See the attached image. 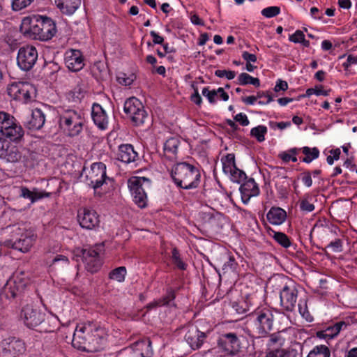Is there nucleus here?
<instances>
[{
	"instance_id": "49",
	"label": "nucleus",
	"mask_w": 357,
	"mask_h": 357,
	"mask_svg": "<svg viewBox=\"0 0 357 357\" xmlns=\"http://www.w3.org/2000/svg\"><path fill=\"white\" fill-rule=\"evenodd\" d=\"M252 77L246 73H241L237 79V83L240 85H247L251 83Z\"/></svg>"
},
{
	"instance_id": "58",
	"label": "nucleus",
	"mask_w": 357,
	"mask_h": 357,
	"mask_svg": "<svg viewBox=\"0 0 357 357\" xmlns=\"http://www.w3.org/2000/svg\"><path fill=\"white\" fill-rule=\"evenodd\" d=\"M10 143L0 138V158L6 155V151L8 149Z\"/></svg>"
},
{
	"instance_id": "21",
	"label": "nucleus",
	"mask_w": 357,
	"mask_h": 357,
	"mask_svg": "<svg viewBox=\"0 0 357 357\" xmlns=\"http://www.w3.org/2000/svg\"><path fill=\"white\" fill-rule=\"evenodd\" d=\"M241 199L244 204H248L250 198L259 194V189L253 178H249L240 187Z\"/></svg>"
},
{
	"instance_id": "60",
	"label": "nucleus",
	"mask_w": 357,
	"mask_h": 357,
	"mask_svg": "<svg viewBox=\"0 0 357 357\" xmlns=\"http://www.w3.org/2000/svg\"><path fill=\"white\" fill-rule=\"evenodd\" d=\"M243 59L246 61L247 63L256 62L257 56L255 54H250L248 52H243L242 54Z\"/></svg>"
},
{
	"instance_id": "11",
	"label": "nucleus",
	"mask_w": 357,
	"mask_h": 357,
	"mask_svg": "<svg viewBox=\"0 0 357 357\" xmlns=\"http://www.w3.org/2000/svg\"><path fill=\"white\" fill-rule=\"evenodd\" d=\"M217 345L225 355L234 356L241 349L239 336L235 333H226L220 335L217 340Z\"/></svg>"
},
{
	"instance_id": "7",
	"label": "nucleus",
	"mask_w": 357,
	"mask_h": 357,
	"mask_svg": "<svg viewBox=\"0 0 357 357\" xmlns=\"http://www.w3.org/2000/svg\"><path fill=\"white\" fill-rule=\"evenodd\" d=\"M45 16L33 15L24 17L20 26V31L24 36L33 40H45L43 27Z\"/></svg>"
},
{
	"instance_id": "8",
	"label": "nucleus",
	"mask_w": 357,
	"mask_h": 357,
	"mask_svg": "<svg viewBox=\"0 0 357 357\" xmlns=\"http://www.w3.org/2000/svg\"><path fill=\"white\" fill-rule=\"evenodd\" d=\"M255 333L258 337L266 336L273 328L275 315L272 310L257 309L253 313Z\"/></svg>"
},
{
	"instance_id": "23",
	"label": "nucleus",
	"mask_w": 357,
	"mask_h": 357,
	"mask_svg": "<svg viewBox=\"0 0 357 357\" xmlns=\"http://www.w3.org/2000/svg\"><path fill=\"white\" fill-rule=\"evenodd\" d=\"M91 116L94 123L101 130H105L108 125V119L105 110L98 104H93Z\"/></svg>"
},
{
	"instance_id": "16",
	"label": "nucleus",
	"mask_w": 357,
	"mask_h": 357,
	"mask_svg": "<svg viewBox=\"0 0 357 357\" xmlns=\"http://www.w3.org/2000/svg\"><path fill=\"white\" fill-rule=\"evenodd\" d=\"M20 317L25 326L31 329H36L43 321L42 313L31 305L22 307Z\"/></svg>"
},
{
	"instance_id": "34",
	"label": "nucleus",
	"mask_w": 357,
	"mask_h": 357,
	"mask_svg": "<svg viewBox=\"0 0 357 357\" xmlns=\"http://www.w3.org/2000/svg\"><path fill=\"white\" fill-rule=\"evenodd\" d=\"M302 151L305 155L303 161L306 163L311 162L314 159L317 158L319 155V151L316 147L310 149V147L305 146L302 149Z\"/></svg>"
},
{
	"instance_id": "25",
	"label": "nucleus",
	"mask_w": 357,
	"mask_h": 357,
	"mask_svg": "<svg viewBox=\"0 0 357 357\" xmlns=\"http://www.w3.org/2000/svg\"><path fill=\"white\" fill-rule=\"evenodd\" d=\"M137 157V152L130 144H123L119 146L118 159L123 162L130 163L135 160Z\"/></svg>"
},
{
	"instance_id": "38",
	"label": "nucleus",
	"mask_w": 357,
	"mask_h": 357,
	"mask_svg": "<svg viewBox=\"0 0 357 357\" xmlns=\"http://www.w3.org/2000/svg\"><path fill=\"white\" fill-rule=\"evenodd\" d=\"M56 31L54 22L46 17V40L51 39L56 34Z\"/></svg>"
},
{
	"instance_id": "14",
	"label": "nucleus",
	"mask_w": 357,
	"mask_h": 357,
	"mask_svg": "<svg viewBox=\"0 0 357 357\" xmlns=\"http://www.w3.org/2000/svg\"><path fill=\"white\" fill-rule=\"evenodd\" d=\"M38 59V52L33 46H24L20 47L17 56V62L20 68L25 71L31 70Z\"/></svg>"
},
{
	"instance_id": "36",
	"label": "nucleus",
	"mask_w": 357,
	"mask_h": 357,
	"mask_svg": "<svg viewBox=\"0 0 357 357\" xmlns=\"http://www.w3.org/2000/svg\"><path fill=\"white\" fill-rule=\"evenodd\" d=\"M126 274V268L123 266H120L112 271L109 274V277L110 279L117 282H123L125 279Z\"/></svg>"
},
{
	"instance_id": "48",
	"label": "nucleus",
	"mask_w": 357,
	"mask_h": 357,
	"mask_svg": "<svg viewBox=\"0 0 357 357\" xmlns=\"http://www.w3.org/2000/svg\"><path fill=\"white\" fill-rule=\"evenodd\" d=\"M215 75L218 77H226L228 79H232L235 77L236 73L231 70H217L215 72Z\"/></svg>"
},
{
	"instance_id": "53",
	"label": "nucleus",
	"mask_w": 357,
	"mask_h": 357,
	"mask_svg": "<svg viewBox=\"0 0 357 357\" xmlns=\"http://www.w3.org/2000/svg\"><path fill=\"white\" fill-rule=\"evenodd\" d=\"M20 197L29 199L31 202H33L36 199L35 198L33 193L26 187H22L20 188Z\"/></svg>"
},
{
	"instance_id": "46",
	"label": "nucleus",
	"mask_w": 357,
	"mask_h": 357,
	"mask_svg": "<svg viewBox=\"0 0 357 357\" xmlns=\"http://www.w3.org/2000/svg\"><path fill=\"white\" fill-rule=\"evenodd\" d=\"M330 90H324L321 87L320 88H310L306 91V94L303 96H310L312 94H315L317 96H327L329 95Z\"/></svg>"
},
{
	"instance_id": "47",
	"label": "nucleus",
	"mask_w": 357,
	"mask_h": 357,
	"mask_svg": "<svg viewBox=\"0 0 357 357\" xmlns=\"http://www.w3.org/2000/svg\"><path fill=\"white\" fill-rule=\"evenodd\" d=\"M202 95L207 98L210 103L215 102V96H217L215 90L209 91L208 87H205L202 90Z\"/></svg>"
},
{
	"instance_id": "28",
	"label": "nucleus",
	"mask_w": 357,
	"mask_h": 357,
	"mask_svg": "<svg viewBox=\"0 0 357 357\" xmlns=\"http://www.w3.org/2000/svg\"><path fill=\"white\" fill-rule=\"evenodd\" d=\"M180 140L177 137L168 139L164 144V154L169 160L176 158Z\"/></svg>"
},
{
	"instance_id": "42",
	"label": "nucleus",
	"mask_w": 357,
	"mask_h": 357,
	"mask_svg": "<svg viewBox=\"0 0 357 357\" xmlns=\"http://www.w3.org/2000/svg\"><path fill=\"white\" fill-rule=\"evenodd\" d=\"M172 261L174 264L181 270H185L186 268V264L180 258V255L176 248L172 250Z\"/></svg>"
},
{
	"instance_id": "4",
	"label": "nucleus",
	"mask_w": 357,
	"mask_h": 357,
	"mask_svg": "<svg viewBox=\"0 0 357 357\" xmlns=\"http://www.w3.org/2000/svg\"><path fill=\"white\" fill-rule=\"evenodd\" d=\"M12 234V238L6 240L3 245L17 250L21 252H27L31 248L35 237L31 231L24 225L17 224L8 227Z\"/></svg>"
},
{
	"instance_id": "54",
	"label": "nucleus",
	"mask_w": 357,
	"mask_h": 357,
	"mask_svg": "<svg viewBox=\"0 0 357 357\" xmlns=\"http://www.w3.org/2000/svg\"><path fill=\"white\" fill-rule=\"evenodd\" d=\"M48 66H49V68L52 70V72L50 75V79L52 80H56V75L55 73L59 70L60 67L56 62H54V61L50 62L48 63Z\"/></svg>"
},
{
	"instance_id": "61",
	"label": "nucleus",
	"mask_w": 357,
	"mask_h": 357,
	"mask_svg": "<svg viewBox=\"0 0 357 357\" xmlns=\"http://www.w3.org/2000/svg\"><path fill=\"white\" fill-rule=\"evenodd\" d=\"M288 88V84L286 81L279 80L275 86L274 90L278 92L281 90L285 91Z\"/></svg>"
},
{
	"instance_id": "62",
	"label": "nucleus",
	"mask_w": 357,
	"mask_h": 357,
	"mask_svg": "<svg viewBox=\"0 0 357 357\" xmlns=\"http://www.w3.org/2000/svg\"><path fill=\"white\" fill-rule=\"evenodd\" d=\"M151 36L153 38V42L154 44H162L164 38L159 36L155 31H151L150 32Z\"/></svg>"
},
{
	"instance_id": "39",
	"label": "nucleus",
	"mask_w": 357,
	"mask_h": 357,
	"mask_svg": "<svg viewBox=\"0 0 357 357\" xmlns=\"http://www.w3.org/2000/svg\"><path fill=\"white\" fill-rule=\"evenodd\" d=\"M229 176L232 181L236 183H241L247 178L245 173L237 167L233 170Z\"/></svg>"
},
{
	"instance_id": "10",
	"label": "nucleus",
	"mask_w": 357,
	"mask_h": 357,
	"mask_svg": "<svg viewBox=\"0 0 357 357\" xmlns=\"http://www.w3.org/2000/svg\"><path fill=\"white\" fill-rule=\"evenodd\" d=\"M103 251V244H98L93 248L78 250L79 256L82 257V260L85 264L87 271L91 273L98 271L101 266L100 255Z\"/></svg>"
},
{
	"instance_id": "29",
	"label": "nucleus",
	"mask_w": 357,
	"mask_h": 357,
	"mask_svg": "<svg viewBox=\"0 0 357 357\" xmlns=\"http://www.w3.org/2000/svg\"><path fill=\"white\" fill-rule=\"evenodd\" d=\"M81 0H63L56 4L60 10L66 15H73L79 7Z\"/></svg>"
},
{
	"instance_id": "56",
	"label": "nucleus",
	"mask_w": 357,
	"mask_h": 357,
	"mask_svg": "<svg viewBox=\"0 0 357 357\" xmlns=\"http://www.w3.org/2000/svg\"><path fill=\"white\" fill-rule=\"evenodd\" d=\"M234 120L239 122L243 126H246L249 124L250 121L245 114L239 113L234 116Z\"/></svg>"
},
{
	"instance_id": "18",
	"label": "nucleus",
	"mask_w": 357,
	"mask_h": 357,
	"mask_svg": "<svg viewBox=\"0 0 357 357\" xmlns=\"http://www.w3.org/2000/svg\"><path fill=\"white\" fill-rule=\"evenodd\" d=\"M298 291L294 284L285 285L280 291V304L287 311H292L297 301Z\"/></svg>"
},
{
	"instance_id": "35",
	"label": "nucleus",
	"mask_w": 357,
	"mask_h": 357,
	"mask_svg": "<svg viewBox=\"0 0 357 357\" xmlns=\"http://www.w3.org/2000/svg\"><path fill=\"white\" fill-rule=\"evenodd\" d=\"M267 132V128L264 126H258L251 129L250 135L255 137L259 142L265 140V135Z\"/></svg>"
},
{
	"instance_id": "15",
	"label": "nucleus",
	"mask_w": 357,
	"mask_h": 357,
	"mask_svg": "<svg viewBox=\"0 0 357 357\" xmlns=\"http://www.w3.org/2000/svg\"><path fill=\"white\" fill-rule=\"evenodd\" d=\"M106 178V166L102 162L92 164L86 174L89 185L94 189L95 192L98 188L102 185Z\"/></svg>"
},
{
	"instance_id": "3",
	"label": "nucleus",
	"mask_w": 357,
	"mask_h": 357,
	"mask_svg": "<svg viewBox=\"0 0 357 357\" xmlns=\"http://www.w3.org/2000/svg\"><path fill=\"white\" fill-rule=\"evenodd\" d=\"M175 184L183 189H194L200 182V172L195 166L186 162L177 164L172 171Z\"/></svg>"
},
{
	"instance_id": "22",
	"label": "nucleus",
	"mask_w": 357,
	"mask_h": 357,
	"mask_svg": "<svg viewBox=\"0 0 357 357\" xmlns=\"http://www.w3.org/2000/svg\"><path fill=\"white\" fill-rule=\"evenodd\" d=\"M1 344L3 351L11 355L22 354L25 351L24 343L15 337L5 339Z\"/></svg>"
},
{
	"instance_id": "43",
	"label": "nucleus",
	"mask_w": 357,
	"mask_h": 357,
	"mask_svg": "<svg viewBox=\"0 0 357 357\" xmlns=\"http://www.w3.org/2000/svg\"><path fill=\"white\" fill-rule=\"evenodd\" d=\"M33 0H13L12 8L15 11L21 10L29 6Z\"/></svg>"
},
{
	"instance_id": "45",
	"label": "nucleus",
	"mask_w": 357,
	"mask_h": 357,
	"mask_svg": "<svg viewBox=\"0 0 357 357\" xmlns=\"http://www.w3.org/2000/svg\"><path fill=\"white\" fill-rule=\"evenodd\" d=\"M68 264V259L65 256H59L56 257L52 260V263L50 264V266H56L58 268H64L66 267Z\"/></svg>"
},
{
	"instance_id": "52",
	"label": "nucleus",
	"mask_w": 357,
	"mask_h": 357,
	"mask_svg": "<svg viewBox=\"0 0 357 357\" xmlns=\"http://www.w3.org/2000/svg\"><path fill=\"white\" fill-rule=\"evenodd\" d=\"M305 37V35L303 32L301 30H297L296 32L289 36V40L294 43H300L302 40H303V38Z\"/></svg>"
},
{
	"instance_id": "9",
	"label": "nucleus",
	"mask_w": 357,
	"mask_h": 357,
	"mask_svg": "<svg viewBox=\"0 0 357 357\" xmlns=\"http://www.w3.org/2000/svg\"><path fill=\"white\" fill-rule=\"evenodd\" d=\"M30 282L29 274L22 270H17L7 282L4 291L7 298H14L20 295Z\"/></svg>"
},
{
	"instance_id": "2",
	"label": "nucleus",
	"mask_w": 357,
	"mask_h": 357,
	"mask_svg": "<svg viewBox=\"0 0 357 357\" xmlns=\"http://www.w3.org/2000/svg\"><path fill=\"white\" fill-rule=\"evenodd\" d=\"M46 112L50 116L58 119L59 127L68 136L75 137L82 132L84 119L79 112L73 109L56 110L53 107L47 105Z\"/></svg>"
},
{
	"instance_id": "51",
	"label": "nucleus",
	"mask_w": 357,
	"mask_h": 357,
	"mask_svg": "<svg viewBox=\"0 0 357 357\" xmlns=\"http://www.w3.org/2000/svg\"><path fill=\"white\" fill-rule=\"evenodd\" d=\"M298 310H299V312L302 315V317L303 318H305L307 321H312V317L310 314V313L307 310L306 303H305L303 305H302L301 303H299L298 304Z\"/></svg>"
},
{
	"instance_id": "20",
	"label": "nucleus",
	"mask_w": 357,
	"mask_h": 357,
	"mask_svg": "<svg viewBox=\"0 0 357 357\" xmlns=\"http://www.w3.org/2000/svg\"><path fill=\"white\" fill-rule=\"evenodd\" d=\"M206 334L197 327H190L185 335V340L192 349H199L203 344Z\"/></svg>"
},
{
	"instance_id": "55",
	"label": "nucleus",
	"mask_w": 357,
	"mask_h": 357,
	"mask_svg": "<svg viewBox=\"0 0 357 357\" xmlns=\"http://www.w3.org/2000/svg\"><path fill=\"white\" fill-rule=\"evenodd\" d=\"M300 208L305 212H311L314 209L313 204L310 203L307 199H303L300 204Z\"/></svg>"
},
{
	"instance_id": "63",
	"label": "nucleus",
	"mask_w": 357,
	"mask_h": 357,
	"mask_svg": "<svg viewBox=\"0 0 357 357\" xmlns=\"http://www.w3.org/2000/svg\"><path fill=\"white\" fill-rule=\"evenodd\" d=\"M302 181L307 187L312 185V179L310 173H305L302 177Z\"/></svg>"
},
{
	"instance_id": "59",
	"label": "nucleus",
	"mask_w": 357,
	"mask_h": 357,
	"mask_svg": "<svg viewBox=\"0 0 357 357\" xmlns=\"http://www.w3.org/2000/svg\"><path fill=\"white\" fill-rule=\"evenodd\" d=\"M256 97V99L257 100L258 99H260V98H267V100L266 101V103H269L271 102L272 100H273V98L272 96H271V94H269L268 92H265V91H258L257 93V95L255 96Z\"/></svg>"
},
{
	"instance_id": "50",
	"label": "nucleus",
	"mask_w": 357,
	"mask_h": 357,
	"mask_svg": "<svg viewBox=\"0 0 357 357\" xmlns=\"http://www.w3.org/2000/svg\"><path fill=\"white\" fill-rule=\"evenodd\" d=\"M327 248H331L334 252H340L342 250V242L340 239H336L330 243Z\"/></svg>"
},
{
	"instance_id": "40",
	"label": "nucleus",
	"mask_w": 357,
	"mask_h": 357,
	"mask_svg": "<svg viewBox=\"0 0 357 357\" xmlns=\"http://www.w3.org/2000/svg\"><path fill=\"white\" fill-rule=\"evenodd\" d=\"M191 87L194 90V93L192 94V96H190V100L194 103H195L196 105L199 106V105H201V104L202 102V98L201 96L199 93L198 82H192V84H191Z\"/></svg>"
},
{
	"instance_id": "19",
	"label": "nucleus",
	"mask_w": 357,
	"mask_h": 357,
	"mask_svg": "<svg viewBox=\"0 0 357 357\" xmlns=\"http://www.w3.org/2000/svg\"><path fill=\"white\" fill-rule=\"evenodd\" d=\"M65 63L67 68L73 72L82 70L84 66V59L78 50H69L65 54Z\"/></svg>"
},
{
	"instance_id": "37",
	"label": "nucleus",
	"mask_w": 357,
	"mask_h": 357,
	"mask_svg": "<svg viewBox=\"0 0 357 357\" xmlns=\"http://www.w3.org/2000/svg\"><path fill=\"white\" fill-rule=\"evenodd\" d=\"M273 238L282 247L287 248L291 246V243L289 237L282 232H274Z\"/></svg>"
},
{
	"instance_id": "31",
	"label": "nucleus",
	"mask_w": 357,
	"mask_h": 357,
	"mask_svg": "<svg viewBox=\"0 0 357 357\" xmlns=\"http://www.w3.org/2000/svg\"><path fill=\"white\" fill-rule=\"evenodd\" d=\"M21 153L19 148L16 146L10 144L6 151V155L3 156L2 159H5L10 162H16L21 158Z\"/></svg>"
},
{
	"instance_id": "30",
	"label": "nucleus",
	"mask_w": 357,
	"mask_h": 357,
	"mask_svg": "<svg viewBox=\"0 0 357 357\" xmlns=\"http://www.w3.org/2000/svg\"><path fill=\"white\" fill-rule=\"evenodd\" d=\"M222 169L225 174L229 176L233 170L236 167L235 164V156L232 153H229L222 158Z\"/></svg>"
},
{
	"instance_id": "17",
	"label": "nucleus",
	"mask_w": 357,
	"mask_h": 357,
	"mask_svg": "<svg viewBox=\"0 0 357 357\" xmlns=\"http://www.w3.org/2000/svg\"><path fill=\"white\" fill-rule=\"evenodd\" d=\"M77 218L79 225L86 229H95L100 223L99 216L96 211L88 208H79Z\"/></svg>"
},
{
	"instance_id": "44",
	"label": "nucleus",
	"mask_w": 357,
	"mask_h": 357,
	"mask_svg": "<svg viewBox=\"0 0 357 357\" xmlns=\"http://www.w3.org/2000/svg\"><path fill=\"white\" fill-rule=\"evenodd\" d=\"M135 79V76L132 74L127 76L125 73H120L117 76V81L119 83L125 86L131 85Z\"/></svg>"
},
{
	"instance_id": "5",
	"label": "nucleus",
	"mask_w": 357,
	"mask_h": 357,
	"mask_svg": "<svg viewBox=\"0 0 357 357\" xmlns=\"http://www.w3.org/2000/svg\"><path fill=\"white\" fill-rule=\"evenodd\" d=\"M133 202L141 208L147 206L146 190L151 188V181L145 177H131L128 181Z\"/></svg>"
},
{
	"instance_id": "6",
	"label": "nucleus",
	"mask_w": 357,
	"mask_h": 357,
	"mask_svg": "<svg viewBox=\"0 0 357 357\" xmlns=\"http://www.w3.org/2000/svg\"><path fill=\"white\" fill-rule=\"evenodd\" d=\"M0 134L10 141L18 142L24 136V130L13 116L0 111Z\"/></svg>"
},
{
	"instance_id": "12",
	"label": "nucleus",
	"mask_w": 357,
	"mask_h": 357,
	"mask_svg": "<svg viewBox=\"0 0 357 357\" xmlns=\"http://www.w3.org/2000/svg\"><path fill=\"white\" fill-rule=\"evenodd\" d=\"M8 94L14 100L27 102L36 93L34 86L28 82H13L8 86Z\"/></svg>"
},
{
	"instance_id": "24",
	"label": "nucleus",
	"mask_w": 357,
	"mask_h": 357,
	"mask_svg": "<svg viewBox=\"0 0 357 357\" xmlns=\"http://www.w3.org/2000/svg\"><path fill=\"white\" fill-rule=\"evenodd\" d=\"M45 124V115L40 109H33L30 119L26 123V127L31 131H37Z\"/></svg>"
},
{
	"instance_id": "57",
	"label": "nucleus",
	"mask_w": 357,
	"mask_h": 357,
	"mask_svg": "<svg viewBox=\"0 0 357 357\" xmlns=\"http://www.w3.org/2000/svg\"><path fill=\"white\" fill-rule=\"evenodd\" d=\"M279 158L284 162H288L290 160L294 162L297 161V158L296 156H294L286 151L280 153L279 154Z\"/></svg>"
},
{
	"instance_id": "26",
	"label": "nucleus",
	"mask_w": 357,
	"mask_h": 357,
	"mask_svg": "<svg viewBox=\"0 0 357 357\" xmlns=\"http://www.w3.org/2000/svg\"><path fill=\"white\" fill-rule=\"evenodd\" d=\"M343 326H346L343 321L329 326L324 330L317 331V337L321 339H332L338 335Z\"/></svg>"
},
{
	"instance_id": "33",
	"label": "nucleus",
	"mask_w": 357,
	"mask_h": 357,
	"mask_svg": "<svg viewBox=\"0 0 357 357\" xmlns=\"http://www.w3.org/2000/svg\"><path fill=\"white\" fill-rule=\"evenodd\" d=\"M331 351L326 345H318L310 351L307 357H330Z\"/></svg>"
},
{
	"instance_id": "27",
	"label": "nucleus",
	"mask_w": 357,
	"mask_h": 357,
	"mask_svg": "<svg viewBox=\"0 0 357 357\" xmlns=\"http://www.w3.org/2000/svg\"><path fill=\"white\" fill-rule=\"evenodd\" d=\"M267 219L272 225H281L287 218V213L279 207H272L266 215Z\"/></svg>"
},
{
	"instance_id": "1",
	"label": "nucleus",
	"mask_w": 357,
	"mask_h": 357,
	"mask_svg": "<svg viewBox=\"0 0 357 357\" xmlns=\"http://www.w3.org/2000/svg\"><path fill=\"white\" fill-rule=\"evenodd\" d=\"M105 342V330L96 324L88 322L77 326L72 345L79 351L93 353L101 350Z\"/></svg>"
},
{
	"instance_id": "32",
	"label": "nucleus",
	"mask_w": 357,
	"mask_h": 357,
	"mask_svg": "<svg viewBox=\"0 0 357 357\" xmlns=\"http://www.w3.org/2000/svg\"><path fill=\"white\" fill-rule=\"evenodd\" d=\"M174 298V292L172 290H170L169 291L167 292V295L164 296L162 298H160L157 301H155L148 304L147 308L149 310H151L158 306L168 305L169 302L173 301Z\"/></svg>"
},
{
	"instance_id": "13",
	"label": "nucleus",
	"mask_w": 357,
	"mask_h": 357,
	"mask_svg": "<svg viewBox=\"0 0 357 357\" xmlns=\"http://www.w3.org/2000/svg\"><path fill=\"white\" fill-rule=\"evenodd\" d=\"M123 109L136 126L143 124L148 118L142 103L135 97L130 98L125 102Z\"/></svg>"
},
{
	"instance_id": "64",
	"label": "nucleus",
	"mask_w": 357,
	"mask_h": 357,
	"mask_svg": "<svg viewBox=\"0 0 357 357\" xmlns=\"http://www.w3.org/2000/svg\"><path fill=\"white\" fill-rule=\"evenodd\" d=\"M284 354L283 350L275 349L267 353L266 357H283Z\"/></svg>"
},
{
	"instance_id": "41",
	"label": "nucleus",
	"mask_w": 357,
	"mask_h": 357,
	"mask_svg": "<svg viewBox=\"0 0 357 357\" xmlns=\"http://www.w3.org/2000/svg\"><path fill=\"white\" fill-rule=\"evenodd\" d=\"M280 13V8L278 6H269L261 10V15L267 18L277 16Z\"/></svg>"
}]
</instances>
